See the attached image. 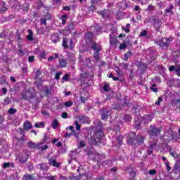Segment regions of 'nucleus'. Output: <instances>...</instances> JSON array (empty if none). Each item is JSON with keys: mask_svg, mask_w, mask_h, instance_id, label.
Segmentation results:
<instances>
[{"mask_svg": "<svg viewBox=\"0 0 180 180\" xmlns=\"http://www.w3.org/2000/svg\"><path fill=\"white\" fill-rule=\"evenodd\" d=\"M172 40H174V38L171 37L169 38L165 37V38H162L161 39H159V40H155L154 43L155 44L160 46L161 49H168Z\"/></svg>", "mask_w": 180, "mask_h": 180, "instance_id": "nucleus-1", "label": "nucleus"}, {"mask_svg": "<svg viewBox=\"0 0 180 180\" xmlns=\"http://www.w3.org/2000/svg\"><path fill=\"white\" fill-rule=\"evenodd\" d=\"M148 134L150 138L154 139L155 137H158L161 134V129L157 128L155 125H150L148 129Z\"/></svg>", "mask_w": 180, "mask_h": 180, "instance_id": "nucleus-2", "label": "nucleus"}, {"mask_svg": "<svg viewBox=\"0 0 180 180\" xmlns=\"http://www.w3.org/2000/svg\"><path fill=\"white\" fill-rule=\"evenodd\" d=\"M97 139H95L94 137H90L89 139V143L91 146H99L101 144V139L103 137V134H102V131H98L96 134Z\"/></svg>", "mask_w": 180, "mask_h": 180, "instance_id": "nucleus-3", "label": "nucleus"}, {"mask_svg": "<svg viewBox=\"0 0 180 180\" xmlns=\"http://www.w3.org/2000/svg\"><path fill=\"white\" fill-rule=\"evenodd\" d=\"M62 45L64 49H74V41L72 39L63 38Z\"/></svg>", "mask_w": 180, "mask_h": 180, "instance_id": "nucleus-4", "label": "nucleus"}, {"mask_svg": "<svg viewBox=\"0 0 180 180\" xmlns=\"http://www.w3.org/2000/svg\"><path fill=\"white\" fill-rule=\"evenodd\" d=\"M41 87L42 92H44L46 96H50L51 95V91L53 88L51 86H49L47 85L43 86L41 84L37 85V88Z\"/></svg>", "mask_w": 180, "mask_h": 180, "instance_id": "nucleus-5", "label": "nucleus"}, {"mask_svg": "<svg viewBox=\"0 0 180 180\" xmlns=\"http://www.w3.org/2000/svg\"><path fill=\"white\" fill-rule=\"evenodd\" d=\"M127 143L129 146H134L135 147H137L136 133H130L129 136L127 139Z\"/></svg>", "mask_w": 180, "mask_h": 180, "instance_id": "nucleus-6", "label": "nucleus"}, {"mask_svg": "<svg viewBox=\"0 0 180 180\" xmlns=\"http://www.w3.org/2000/svg\"><path fill=\"white\" fill-rule=\"evenodd\" d=\"M90 47L93 51H102V46L101 44L96 43V41H93L90 43Z\"/></svg>", "mask_w": 180, "mask_h": 180, "instance_id": "nucleus-7", "label": "nucleus"}, {"mask_svg": "<svg viewBox=\"0 0 180 180\" xmlns=\"http://www.w3.org/2000/svg\"><path fill=\"white\" fill-rule=\"evenodd\" d=\"M90 29L93 34H100V33H102V27L98 25V24L92 25Z\"/></svg>", "mask_w": 180, "mask_h": 180, "instance_id": "nucleus-8", "label": "nucleus"}, {"mask_svg": "<svg viewBox=\"0 0 180 180\" xmlns=\"http://www.w3.org/2000/svg\"><path fill=\"white\" fill-rule=\"evenodd\" d=\"M110 44L114 47L117 46V37L113 32L110 34Z\"/></svg>", "mask_w": 180, "mask_h": 180, "instance_id": "nucleus-9", "label": "nucleus"}, {"mask_svg": "<svg viewBox=\"0 0 180 180\" xmlns=\"http://www.w3.org/2000/svg\"><path fill=\"white\" fill-rule=\"evenodd\" d=\"M97 13L101 15L103 19H108L110 16V11L106 9L97 11Z\"/></svg>", "mask_w": 180, "mask_h": 180, "instance_id": "nucleus-10", "label": "nucleus"}, {"mask_svg": "<svg viewBox=\"0 0 180 180\" xmlns=\"http://www.w3.org/2000/svg\"><path fill=\"white\" fill-rule=\"evenodd\" d=\"M32 98H34V95H33L32 92L27 91L22 93V98L25 101H30Z\"/></svg>", "mask_w": 180, "mask_h": 180, "instance_id": "nucleus-11", "label": "nucleus"}, {"mask_svg": "<svg viewBox=\"0 0 180 180\" xmlns=\"http://www.w3.org/2000/svg\"><path fill=\"white\" fill-rule=\"evenodd\" d=\"M109 115H110V112H109V110L107 108H103L101 110V119L103 120H107L108 117H109Z\"/></svg>", "mask_w": 180, "mask_h": 180, "instance_id": "nucleus-12", "label": "nucleus"}, {"mask_svg": "<svg viewBox=\"0 0 180 180\" xmlns=\"http://www.w3.org/2000/svg\"><path fill=\"white\" fill-rule=\"evenodd\" d=\"M28 158H29V155L27 154L21 153L18 158L19 162H20L21 164H25V162H26V161H27Z\"/></svg>", "mask_w": 180, "mask_h": 180, "instance_id": "nucleus-13", "label": "nucleus"}, {"mask_svg": "<svg viewBox=\"0 0 180 180\" xmlns=\"http://www.w3.org/2000/svg\"><path fill=\"white\" fill-rule=\"evenodd\" d=\"M93 37H94V33H92V32H86L84 34V40H86V41H89V43L90 44H91V41H92Z\"/></svg>", "mask_w": 180, "mask_h": 180, "instance_id": "nucleus-14", "label": "nucleus"}, {"mask_svg": "<svg viewBox=\"0 0 180 180\" xmlns=\"http://www.w3.org/2000/svg\"><path fill=\"white\" fill-rule=\"evenodd\" d=\"M49 165H52L53 167H56V168H58L60 165H61V163L58 162L56 159L51 158L49 159Z\"/></svg>", "mask_w": 180, "mask_h": 180, "instance_id": "nucleus-15", "label": "nucleus"}, {"mask_svg": "<svg viewBox=\"0 0 180 180\" xmlns=\"http://www.w3.org/2000/svg\"><path fill=\"white\" fill-rule=\"evenodd\" d=\"M126 172L127 174H129L131 178L133 179L134 178H136V170L133 169V167H127L125 169Z\"/></svg>", "mask_w": 180, "mask_h": 180, "instance_id": "nucleus-16", "label": "nucleus"}, {"mask_svg": "<svg viewBox=\"0 0 180 180\" xmlns=\"http://www.w3.org/2000/svg\"><path fill=\"white\" fill-rule=\"evenodd\" d=\"M144 140H146V136L143 135H139L136 138V147L141 146V144L144 143Z\"/></svg>", "mask_w": 180, "mask_h": 180, "instance_id": "nucleus-17", "label": "nucleus"}, {"mask_svg": "<svg viewBox=\"0 0 180 180\" xmlns=\"http://www.w3.org/2000/svg\"><path fill=\"white\" fill-rule=\"evenodd\" d=\"M33 126H32V122L29 121H25L23 124V129L26 131H29L30 129H32Z\"/></svg>", "mask_w": 180, "mask_h": 180, "instance_id": "nucleus-18", "label": "nucleus"}, {"mask_svg": "<svg viewBox=\"0 0 180 180\" xmlns=\"http://www.w3.org/2000/svg\"><path fill=\"white\" fill-rule=\"evenodd\" d=\"M79 120L82 122V123H87L88 124L91 123V120H89V117H85L84 115L79 116Z\"/></svg>", "mask_w": 180, "mask_h": 180, "instance_id": "nucleus-19", "label": "nucleus"}, {"mask_svg": "<svg viewBox=\"0 0 180 180\" xmlns=\"http://www.w3.org/2000/svg\"><path fill=\"white\" fill-rule=\"evenodd\" d=\"M51 40L53 43H58V41H60V34L58 33H54L51 36Z\"/></svg>", "mask_w": 180, "mask_h": 180, "instance_id": "nucleus-20", "label": "nucleus"}, {"mask_svg": "<svg viewBox=\"0 0 180 180\" xmlns=\"http://www.w3.org/2000/svg\"><path fill=\"white\" fill-rule=\"evenodd\" d=\"M27 146L29 147V148H39L40 147L41 144L35 143L34 142L29 141L27 142Z\"/></svg>", "mask_w": 180, "mask_h": 180, "instance_id": "nucleus-21", "label": "nucleus"}, {"mask_svg": "<svg viewBox=\"0 0 180 180\" xmlns=\"http://www.w3.org/2000/svg\"><path fill=\"white\" fill-rule=\"evenodd\" d=\"M37 168L41 171H45V172L48 171L49 169V167H47V165H46V164H44V163L38 164Z\"/></svg>", "mask_w": 180, "mask_h": 180, "instance_id": "nucleus-22", "label": "nucleus"}, {"mask_svg": "<svg viewBox=\"0 0 180 180\" xmlns=\"http://www.w3.org/2000/svg\"><path fill=\"white\" fill-rule=\"evenodd\" d=\"M155 29H156L157 32H160V27H161V26H162V22H161V20L158 19L155 22Z\"/></svg>", "mask_w": 180, "mask_h": 180, "instance_id": "nucleus-23", "label": "nucleus"}, {"mask_svg": "<svg viewBox=\"0 0 180 180\" xmlns=\"http://www.w3.org/2000/svg\"><path fill=\"white\" fill-rule=\"evenodd\" d=\"M1 8H0V13H5L6 11H8V7L6 6V3L5 1H3L1 3Z\"/></svg>", "mask_w": 180, "mask_h": 180, "instance_id": "nucleus-24", "label": "nucleus"}, {"mask_svg": "<svg viewBox=\"0 0 180 180\" xmlns=\"http://www.w3.org/2000/svg\"><path fill=\"white\" fill-rule=\"evenodd\" d=\"M59 65L60 68H65L67 67V60L62 58L59 60Z\"/></svg>", "mask_w": 180, "mask_h": 180, "instance_id": "nucleus-25", "label": "nucleus"}, {"mask_svg": "<svg viewBox=\"0 0 180 180\" xmlns=\"http://www.w3.org/2000/svg\"><path fill=\"white\" fill-rule=\"evenodd\" d=\"M173 9H174V6L173 5H170L169 7H167L165 10V13H169L170 15H174V11H172Z\"/></svg>", "mask_w": 180, "mask_h": 180, "instance_id": "nucleus-26", "label": "nucleus"}, {"mask_svg": "<svg viewBox=\"0 0 180 180\" xmlns=\"http://www.w3.org/2000/svg\"><path fill=\"white\" fill-rule=\"evenodd\" d=\"M29 35L27 37V41H33V31L32 30H28Z\"/></svg>", "mask_w": 180, "mask_h": 180, "instance_id": "nucleus-27", "label": "nucleus"}, {"mask_svg": "<svg viewBox=\"0 0 180 180\" xmlns=\"http://www.w3.org/2000/svg\"><path fill=\"white\" fill-rule=\"evenodd\" d=\"M127 45H130V41H124L123 43L120 44V50H124Z\"/></svg>", "mask_w": 180, "mask_h": 180, "instance_id": "nucleus-28", "label": "nucleus"}, {"mask_svg": "<svg viewBox=\"0 0 180 180\" xmlns=\"http://www.w3.org/2000/svg\"><path fill=\"white\" fill-rule=\"evenodd\" d=\"M75 154H77V152L75 150H71L70 153L69 155V157L70 158V160L68 161V164H71V162H72V160H75Z\"/></svg>", "mask_w": 180, "mask_h": 180, "instance_id": "nucleus-29", "label": "nucleus"}, {"mask_svg": "<svg viewBox=\"0 0 180 180\" xmlns=\"http://www.w3.org/2000/svg\"><path fill=\"white\" fill-rule=\"evenodd\" d=\"M139 68L142 71H147V69L148 68V66H147V64L144 63H139Z\"/></svg>", "mask_w": 180, "mask_h": 180, "instance_id": "nucleus-30", "label": "nucleus"}, {"mask_svg": "<svg viewBox=\"0 0 180 180\" xmlns=\"http://www.w3.org/2000/svg\"><path fill=\"white\" fill-rule=\"evenodd\" d=\"M23 179L24 180H36V179H34L33 175L29 174H25L23 176Z\"/></svg>", "mask_w": 180, "mask_h": 180, "instance_id": "nucleus-31", "label": "nucleus"}, {"mask_svg": "<svg viewBox=\"0 0 180 180\" xmlns=\"http://www.w3.org/2000/svg\"><path fill=\"white\" fill-rule=\"evenodd\" d=\"M59 124L60 123H58V120H56V119L53 120L51 122V126L53 129H57Z\"/></svg>", "mask_w": 180, "mask_h": 180, "instance_id": "nucleus-32", "label": "nucleus"}, {"mask_svg": "<svg viewBox=\"0 0 180 180\" xmlns=\"http://www.w3.org/2000/svg\"><path fill=\"white\" fill-rule=\"evenodd\" d=\"M130 57H131V51H129L126 53H124L123 58L124 61H127V60H129Z\"/></svg>", "mask_w": 180, "mask_h": 180, "instance_id": "nucleus-33", "label": "nucleus"}, {"mask_svg": "<svg viewBox=\"0 0 180 180\" xmlns=\"http://www.w3.org/2000/svg\"><path fill=\"white\" fill-rule=\"evenodd\" d=\"M172 140H174L175 141H178V140L180 139L179 135L178 134L173 132L172 133Z\"/></svg>", "mask_w": 180, "mask_h": 180, "instance_id": "nucleus-34", "label": "nucleus"}, {"mask_svg": "<svg viewBox=\"0 0 180 180\" xmlns=\"http://www.w3.org/2000/svg\"><path fill=\"white\" fill-rule=\"evenodd\" d=\"M103 88L105 92H108V91H110V87L109 86V84L108 82L104 83Z\"/></svg>", "mask_w": 180, "mask_h": 180, "instance_id": "nucleus-35", "label": "nucleus"}, {"mask_svg": "<svg viewBox=\"0 0 180 180\" xmlns=\"http://www.w3.org/2000/svg\"><path fill=\"white\" fill-rule=\"evenodd\" d=\"M101 51H96V52H94V59L96 60V61H98L99 60V58H100V57H99V53H100Z\"/></svg>", "mask_w": 180, "mask_h": 180, "instance_id": "nucleus-36", "label": "nucleus"}, {"mask_svg": "<svg viewBox=\"0 0 180 180\" xmlns=\"http://www.w3.org/2000/svg\"><path fill=\"white\" fill-rule=\"evenodd\" d=\"M35 127L40 129V127H44V122H40L35 124Z\"/></svg>", "mask_w": 180, "mask_h": 180, "instance_id": "nucleus-37", "label": "nucleus"}, {"mask_svg": "<svg viewBox=\"0 0 180 180\" xmlns=\"http://www.w3.org/2000/svg\"><path fill=\"white\" fill-rule=\"evenodd\" d=\"M60 19L62 20V24L63 25H65V23H67V15H63L61 16Z\"/></svg>", "mask_w": 180, "mask_h": 180, "instance_id": "nucleus-38", "label": "nucleus"}, {"mask_svg": "<svg viewBox=\"0 0 180 180\" xmlns=\"http://www.w3.org/2000/svg\"><path fill=\"white\" fill-rule=\"evenodd\" d=\"M169 153L172 157H175L176 155V151L172 150V148H169Z\"/></svg>", "mask_w": 180, "mask_h": 180, "instance_id": "nucleus-39", "label": "nucleus"}, {"mask_svg": "<svg viewBox=\"0 0 180 180\" xmlns=\"http://www.w3.org/2000/svg\"><path fill=\"white\" fill-rule=\"evenodd\" d=\"M155 86H157V84H153L152 85V86L150 87V89H151V91H153V92L157 93V92H158V89H157V87H155Z\"/></svg>", "mask_w": 180, "mask_h": 180, "instance_id": "nucleus-40", "label": "nucleus"}, {"mask_svg": "<svg viewBox=\"0 0 180 180\" xmlns=\"http://www.w3.org/2000/svg\"><path fill=\"white\" fill-rule=\"evenodd\" d=\"M61 75H63V72H56V75H55V79L58 81V79H60V77H61Z\"/></svg>", "mask_w": 180, "mask_h": 180, "instance_id": "nucleus-41", "label": "nucleus"}, {"mask_svg": "<svg viewBox=\"0 0 180 180\" xmlns=\"http://www.w3.org/2000/svg\"><path fill=\"white\" fill-rule=\"evenodd\" d=\"M39 144H41V145L39 146V147L38 148H39V150H41V151H43L44 150H47L49 148V146H47V145H44V146H41V145L43 143H39Z\"/></svg>", "mask_w": 180, "mask_h": 180, "instance_id": "nucleus-42", "label": "nucleus"}, {"mask_svg": "<svg viewBox=\"0 0 180 180\" xmlns=\"http://www.w3.org/2000/svg\"><path fill=\"white\" fill-rule=\"evenodd\" d=\"M120 66L123 70H129V63H121Z\"/></svg>", "mask_w": 180, "mask_h": 180, "instance_id": "nucleus-43", "label": "nucleus"}, {"mask_svg": "<svg viewBox=\"0 0 180 180\" xmlns=\"http://www.w3.org/2000/svg\"><path fill=\"white\" fill-rule=\"evenodd\" d=\"M86 144L85 143V141H81L80 143L78 145V148H84Z\"/></svg>", "mask_w": 180, "mask_h": 180, "instance_id": "nucleus-44", "label": "nucleus"}, {"mask_svg": "<svg viewBox=\"0 0 180 180\" xmlns=\"http://www.w3.org/2000/svg\"><path fill=\"white\" fill-rule=\"evenodd\" d=\"M117 141L119 146H122V143H123V137L117 136Z\"/></svg>", "mask_w": 180, "mask_h": 180, "instance_id": "nucleus-45", "label": "nucleus"}, {"mask_svg": "<svg viewBox=\"0 0 180 180\" xmlns=\"http://www.w3.org/2000/svg\"><path fill=\"white\" fill-rule=\"evenodd\" d=\"M12 103V101L10 99L9 97H6L4 100V105H9Z\"/></svg>", "mask_w": 180, "mask_h": 180, "instance_id": "nucleus-46", "label": "nucleus"}, {"mask_svg": "<svg viewBox=\"0 0 180 180\" xmlns=\"http://www.w3.org/2000/svg\"><path fill=\"white\" fill-rule=\"evenodd\" d=\"M144 119L146 122H151V120H153V117H151V115H145Z\"/></svg>", "mask_w": 180, "mask_h": 180, "instance_id": "nucleus-47", "label": "nucleus"}, {"mask_svg": "<svg viewBox=\"0 0 180 180\" xmlns=\"http://www.w3.org/2000/svg\"><path fill=\"white\" fill-rule=\"evenodd\" d=\"M124 120L125 122H130V120H131V116L129 115H124Z\"/></svg>", "mask_w": 180, "mask_h": 180, "instance_id": "nucleus-48", "label": "nucleus"}, {"mask_svg": "<svg viewBox=\"0 0 180 180\" xmlns=\"http://www.w3.org/2000/svg\"><path fill=\"white\" fill-rule=\"evenodd\" d=\"M65 108H70V106H72V101H66L65 103H64Z\"/></svg>", "mask_w": 180, "mask_h": 180, "instance_id": "nucleus-49", "label": "nucleus"}, {"mask_svg": "<svg viewBox=\"0 0 180 180\" xmlns=\"http://www.w3.org/2000/svg\"><path fill=\"white\" fill-rule=\"evenodd\" d=\"M175 72L178 75V77H180V65H176V70Z\"/></svg>", "mask_w": 180, "mask_h": 180, "instance_id": "nucleus-50", "label": "nucleus"}, {"mask_svg": "<svg viewBox=\"0 0 180 180\" xmlns=\"http://www.w3.org/2000/svg\"><path fill=\"white\" fill-rule=\"evenodd\" d=\"M18 49H19L18 51L20 53L19 55L23 56L24 53H23V49H22V45L18 44Z\"/></svg>", "mask_w": 180, "mask_h": 180, "instance_id": "nucleus-51", "label": "nucleus"}, {"mask_svg": "<svg viewBox=\"0 0 180 180\" xmlns=\"http://www.w3.org/2000/svg\"><path fill=\"white\" fill-rule=\"evenodd\" d=\"M40 75H41V72L40 70H37L36 75H35V79H39Z\"/></svg>", "mask_w": 180, "mask_h": 180, "instance_id": "nucleus-52", "label": "nucleus"}, {"mask_svg": "<svg viewBox=\"0 0 180 180\" xmlns=\"http://www.w3.org/2000/svg\"><path fill=\"white\" fill-rule=\"evenodd\" d=\"M165 165H166L167 171H171V166H169V162H165Z\"/></svg>", "mask_w": 180, "mask_h": 180, "instance_id": "nucleus-53", "label": "nucleus"}, {"mask_svg": "<svg viewBox=\"0 0 180 180\" xmlns=\"http://www.w3.org/2000/svg\"><path fill=\"white\" fill-rule=\"evenodd\" d=\"M155 9V6H153V4H150L148 6V11L149 12H151L152 11H154Z\"/></svg>", "mask_w": 180, "mask_h": 180, "instance_id": "nucleus-54", "label": "nucleus"}, {"mask_svg": "<svg viewBox=\"0 0 180 180\" xmlns=\"http://www.w3.org/2000/svg\"><path fill=\"white\" fill-rule=\"evenodd\" d=\"M68 78H70V74L66 73L62 78L63 81H68Z\"/></svg>", "mask_w": 180, "mask_h": 180, "instance_id": "nucleus-55", "label": "nucleus"}, {"mask_svg": "<svg viewBox=\"0 0 180 180\" xmlns=\"http://www.w3.org/2000/svg\"><path fill=\"white\" fill-rule=\"evenodd\" d=\"M11 167V162H5L3 164V168L6 169Z\"/></svg>", "mask_w": 180, "mask_h": 180, "instance_id": "nucleus-56", "label": "nucleus"}, {"mask_svg": "<svg viewBox=\"0 0 180 180\" xmlns=\"http://www.w3.org/2000/svg\"><path fill=\"white\" fill-rule=\"evenodd\" d=\"M161 102H162V98L159 97L158 101H155V105H161Z\"/></svg>", "mask_w": 180, "mask_h": 180, "instance_id": "nucleus-57", "label": "nucleus"}, {"mask_svg": "<svg viewBox=\"0 0 180 180\" xmlns=\"http://www.w3.org/2000/svg\"><path fill=\"white\" fill-rule=\"evenodd\" d=\"M147 31L146 30H143L140 33V37H146V36H147Z\"/></svg>", "mask_w": 180, "mask_h": 180, "instance_id": "nucleus-58", "label": "nucleus"}, {"mask_svg": "<svg viewBox=\"0 0 180 180\" xmlns=\"http://www.w3.org/2000/svg\"><path fill=\"white\" fill-rule=\"evenodd\" d=\"M75 126H76V130H81V125L78 124V121L75 122Z\"/></svg>", "mask_w": 180, "mask_h": 180, "instance_id": "nucleus-59", "label": "nucleus"}, {"mask_svg": "<svg viewBox=\"0 0 180 180\" xmlns=\"http://www.w3.org/2000/svg\"><path fill=\"white\" fill-rule=\"evenodd\" d=\"M16 112V109L15 108H10L8 110L9 115H14V113Z\"/></svg>", "mask_w": 180, "mask_h": 180, "instance_id": "nucleus-60", "label": "nucleus"}, {"mask_svg": "<svg viewBox=\"0 0 180 180\" xmlns=\"http://www.w3.org/2000/svg\"><path fill=\"white\" fill-rule=\"evenodd\" d=\"M176 70V66L172 65V66H171L170 68H169V71L170 72H174V71L175 72Z\"/></svg>", "mask_w": 180, "mask_h": 180, "instance_id": "nucleus-61", "label": "nucleus"}, {"mask_svg": "<svg viewBox=\"0 0 180 180\" xmlns=\"http://www.w3.org/2000/svg\"><path fill=\"white\" fill-rule=\"evenodd\" d=\"M95 180H105V176L102 175H98L96 177Z\"/></svg>", "mask_w": 180, "mask_h": 180, "instance_id": "nucleus-62", "label": "nucleus"}, {"mask_svg": "<svg viewBox=\"0 0 180 180\" xmlns=\"http://www.w3.org/2000/svg\"><path fill=\"white\" fill-rule=\"evenodd\" d=\"M29 63H33L34 61V56H30L28 57Z\"/></svg>", "mask_w": 180, "mask_h": 180, "instance_id": "nucleus-63", "label": "nucleus"}, {"mask_svg": "<svg viewBox=\"0 0 180 180\" xmlns=\"http://www.w3.org/2000/svg\"><path fill=\"white\" fill-rule=\"evenodd\" d=\"M149 174L150 175H155V174H157V171H155V169L149 170Z\"/></svg>", "mask_w": 180, "mask_h": 180, "instance_id": "nucleus-64", "label": "nucleus"}]
</instances>
